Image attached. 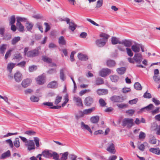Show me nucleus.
I'll list each match as a JSON object with an SVG mask.
<instances>
[{
  "instance_id": "f257e3e1",
  "label": "nucleus",
  "mask_w": 160,
  "mask_h": 160,
  "mask_svg": "<svg viewBox=\"0 0 160 160\" xmlns=\"http://www.w3.org/2000/svg\"><path fill=\"white\" fill-rule=\"evenodd\" d=\"M134 125V120L132 118H124L122 121V126L128 128H130Z\"/></svg>"
},
{
  "instance_id": "f03ea898",
  "label": "nucleus",
  "mask_w": 160,
  "mask_h": 160,
  "mask_svg": "<svg viewBox=\"0 0 160 160\" xmlns=\"http://www.w3.org/2000/svg\"><path fill=\"white\" fill-rule=\"evenodd\" d=\"M106 150L111 154H114L116 153L115 146L112 141L110 142L107 144Z\"/></svg>"
},
{
  "instance_id": "7ed1b4c3",
  "label": "nucleus",
  "mask_w": 160,
  "mask_h": 160,
  "mask_svg": "<svg viewBox=\"0 0 160 160\" xmlns=\"http://www.w3.org/2000/svg\"><path fill=\"white\" fill-rule=\"evenodd\" d=\"M40 49V47H38L35 49L28 52L27 56L28 57H34L38 56L39 54L38 51Z\"/></svg>"
},
{
  "instance_id": "20e7f679",
  "label": "nucleus",
  "mask_w": 160,
  "mask_h": 160,
  "mask_svg": "<svg viewBox=\"0 0 160 160\" xmlns=\"http://www.w3.org/2000/svg\"><path fill=\"white\" fill-rule=\"evenodd\" d=\"M111 71V70L108 68H103L99 71V75L102 77H105L110 74Z\"/></svg>"
},
{
  "instance_id": "39448f33",
  "label": "nucleus",
  "mask_w": 160,
  "mask_h": 160,
  "mask_svg": "<svg viewBox=\"0 0 160 160\" xmlns=\"http://www.w3.org/2000/svg\"><path fill=\"white\" fill-rule=\"evenodd\" d=\"M25 145L27 147V149L29 151L35 150V149L34 143L33 140H28Z\"/></svg>"
},
{
  "instance_id": "423d86ee",
  "label": "nucleus",
  "mask_w": 160,
  "mask_h": 160,
  "mask_svg": "<svg viewBox=\"0 0 160 160\" xmlns=\"http://www.w3.org/2000/svg\"><path fill=\"white\" fill-rule=\"evenodd\" d=\"M64 20L67 23L69 24V28L72 32H73L77 27V25L72 22H70V20L68 18H66Z\"/></svg>"
},
{
  "instance_id": "0eeeda50",
  "label": "nucleus",
  "mask_w": 160,
  "mask_h": 160,
  "mask_svg": "<svg viewBox=\"0 0 160 160\" xmlns=\"http://www.w3.org/2000/svg\"><path fill=\"white\" fill-rule=\"evenodd\" d=\"M133 59L136 62L139 63L142 61L143 58L141 54L136 53L134 54Z\"/></svg>"
},
{
  "instance_id": "6e6552de",
  "label": "nucleus",
  "mask_w": 160,
  "mask_h": 160,
  "mask_svg": "<svg viewBox=\"0 0 160 160\" xmlns=\"http://www.w3.org/2000/svg\"><path fill=\"white\" fill-rule=\"evenodd\" d=\"M73 100L78 106H82L83 105L82 101L81 98L78 96H74L73 98Z\"/></svg>"
},
{
  "instance_id": "1a4fd4ad",
  "label": "nucleus",
  "mask_w": 160,
  "mask_h": 160,
  "mask_svg": "<svg viewBox=\"0 0 160 160\" xmlns=\"http://www.w3.org/2000/svg\"><path fill=\"white\" fill-rule=\"evenodd\" d=\"M32 82V81L30 79L26 78L22 80L21 85L24 88H27L30 85Z\"/></svg>"
},
{
  "instance_id": "9d476101",
  "label": "nucleus",
  "mask_w": 160,
  "mask_h": 160,
  "mask_svg": "<svg viewBox=\"0 0 160 160\" xmlns=\"http://www.w3.org/2000/svg\"><path fill=\"white\" fill-rule=\"evenodd\" d=\"M37 82L39 84L41 85L43 84L45 81V77L42 75L38 76L36 79Z\"/></svg>"
},
{
  "instance_id": "9b49d317",
  "label": "nucleus",
  "mask_w": 160,
  "mask_h": 160,
  "mask_svg": "<svg viewBox=\"0 0 160 160\" xmlns=\"http://www.w3.org/2000/svg\"><path fill=\"white\" fill-rule=\"evenodd\" d=\"M52 151L51 150L46 149L42 151V153L43 157L47 158H51Z\"/></svg>"
},
{
  "instance_id": "f8f14e48",
  "label": "nucleus",
  "mask_w": 160,
  "mask_h": 160,
  "mask_svg": "<svg viewBox=\"0 0 160 160\" xmlns=\"http://www.w3.org/2000/svg\"><path fill=\"white\" fill-rule=\"evenodd\" d=\"M110 100L113 102H119L123 101L122 98L118 96H113L110 98Z\"/></svg>"
},
{
  "instance_id": "ddd939ff",
  "label": "nucleus",
  "mask_w": 160,
  "mask_h": 160,
  "mask_svg": "<svg viewBox=\"0 0 160 160\" xmlns=\"http://www.w3.org/2000/svg\"><path fill=\"white\" fill-rule=\"evenodd\" d=\"M151 128L156 130L157 131L156 133L158 135H160V125H158L156 123H153L151 126Z\"/></svg>"
},
{
  "instance_id": "4468645a",
  "label": "nucleus",
  "mask_w": 160,
  "mask_h": 160,
  "mask_svg": "<svg viewBox=\"0 0 160 160\" xmlns=\"http://www.w3.org/2000/svg\"><path fill=\"white\" fill-rule=\"evenodd\" d=\"M5 28L4 27L0 28V34L1 35V37H3V39L6 40H8L11 38V36L9 35V37L7 38L6 37V35H4L5 32Z\"/></svg>"
},
{
  "instance_id": "2eb2a0df",
  "label": "nucleus",
  "mask_w": 160,
  "mask_h": 160,
  "mask_svg": "<svg viewBox=\"0 0 160 160\" xmlns=\"http://www.w3.org/2000/svg\"><path fill=\"white\" fill-rule=\"evenodd\" d=\"M93 102V98L90 97H88L86 98L84 100L85 105L87 106H90Z\"/></svg>"
},
{
  "instance_id": "dca6fc26",
  "label": "nucleus",
  "mask_w": 160,
  "mask_h": 160,
  "mask_svg": "<svg viewBox=\"0 0 160 160\" xmlns=\"http://www.w3.org/2000/svg\"><path fill=\"white\" fill-rule=\"evenodd\" d=\"M140 44L136 43L132 46L131 49L135 53L138 52L140 51Z\"/></svg>"
},
{
  "instance_id": "f3484780",
  "label": "nucleus",
  "mask_w": 160,
  "mask_h": 160,
  "mask_svg": "<svg viewBox=\"0 0 160 160\" xmlns=\"http://www.w3.org/2000/svg\"><path fill=\"white\" fill-rule=\"evenodd\" d=\"M159 73V71L157 69H155L154 70V75L153 76V79L154 81L156 82H158L160 81V78H158L157 75Z\"/></svg>"
},
{
  "instance_id": "a211bd4d",
  "label": "nucleus",
  "mask_w": 160,
  "mask_h": 160,
  "mask_svg": "<svg viewBox=\"0 0 160 160\" xmlns=\"http://www.w3.org/2000/svg\"><path fill=\"white\" fill-rule=\"evenodd\" d=\"M22 74L19 72H17L14 75V78L15 81L17 82H19L22 79Z\"/></svg>"
},
{
  "instance_id": "6ab92c4d",
  "label": "nucleus",
  "mask_w": 160,
  "mask_h": 160,
  "mask_svg": "<svg viewBox=\"0 0 160 160\" xmlns=\"http://www.w3.org/2000/svg\"><path fill=\"white\" fill-rule=\"evenodd\" d=\"M106 42L102 39H97L96 41L95 42L96 45L98 47H102L106 43Z\"/></svg>"
},
{
  "instance_id": "aec40b11",
  "label": "nucleus",
  "mask_w": 160,
  "mask_h": 160,
  "mask_svg": "<svg viewBox=\"0 0 160 160\" xmlns=\"http://www.w3.org/2000/svg\"><path fill=\"white\" fill-rule=\"evenodd\" d=\"M120 44L123 45L127 47H130L132 46V42L130 40H125L121 41Z\"/></svg>"
},
{
  "instance_id": "412c9836",
  "label": "nucleus",
  "mask_w": 160,
  "mask_h": 160,
  "mask_svg": "<svg viewBox=\"0 0 160 160\" xmlns=\"http://www.w3.org/2000/svg\"><path fill=\"white\" fill-rule=\"evenodd\" d=\"M58 84L57 81H54L50 82L48 85V87L52 88H56L58 87Z\"/></svg>"
},
{
  "instance_id": "4be33fe9",
  "label": "nucleus",
  "mask_w": 160,
  "mask_h": 160,
  "mask_svg": "<svg viewBox=\"0 0 160 160\" xmlns=\"http://www.w3.org/2000/svg\"><path fill=\"white\" fill-rule=\"evenodd\" d=\"M81 128L83 130H87L91 134L92 133L91 129L89 126L85 124L84 122H81Z\"/></svg>"
},
{
  "instance_id": "5701e85b",
  "label": "nucleus",
  "mask_w": 160,
  "mask_h": 160,
  "mask_svg": "<svg viewBox=\"0 0 160 160\" xmlns=\"http://www.w3.org/2000/svg\"><path fill=\"white\" fill-rule=\"evenodd\" d=\"M96 92L98 95H102L107 94L108 91L107 89H99L97 90Z\"/></svg>"
},
{
  "instance_id": "b1692460",
  "label": "nucleus",
  "mask_w": 160,
  "mask_h": 160,
  "mask_svg": "<svg viewBox=\"0 0 160 160\" xmlns=\"http://www.w3.org/2000/svg\"><path fill=\"white\" fill-rule=\"evenodd\" d=\"M78 59L81 61H86L88 59V56L82 53H79L78 54Z\"/></svg>"
},
{
  "instance_id": "393cba45",
  "label": "nucleus",
  "mask_w": 160,
  "mask_h": 160,
  "mask_svg": "<svg viewBox=\"0 0 160 160\" xmlns=\"http://www.w3.org/2000/svg\"><path fill=\"white\" fill-rule=\"evenodd\" d=\"M106 64L108 67H112L115 66L116 63L113 60L109 59L106 61Z\"/></svg>"
},
{
  "instance_id": "a878e982",
  "label": "nucleus",
  "mask_w": 160,
  "mask_h": 160,
  "mask_svg": "<svg viewBox=\"0 0 160 160\" xmlns=\"http://www.w3.org/2000/svg\"><path fill=\"white\" fill-rule=\"evenodd\" d=\"M17 28L20 32H23L24 31V27L21 22H17Z\"/></svg>"
},
{
  "instance_id": "bb28decb",
  "label": "nucleus",
  "mask_w": 160,
  "mask_h": 160,
  "mask_svg": "<svg viewBox=\"0 0 160 160\" xmlns=\"http://www.w3.org/2000/svg\"><path fill=\"white\" fill-rule=\"evenodd\" d=\"M149 151L152 153L157 155L160 154V150L159 148H152L149 149Z\"/></svg>"
},
{
  "instance_id": "cd10ccee",
  "label": "nucleus",
  "mask_w": 160,
  "mask_h": 160,
  "mask_svg": "<svg viewBox=\"0 0 160 160\" xmlns=\"http://www.w3.org/2000/svg\"><path fill=\"white\" fill-rule=\"evenodd\" d=\"M26 27L28 31H31L33 26V24L30 22H27L25 24Z\"/></svg>"
},
{
  "instance_id": "c85d7f7f",
  "label": "nucleus",
  "mask_w": 160,
  "mask_h": 160,
  "mask_svg": "<svg viewBox=\"0 0 160 160\" xmlns=\"http://www.w3.org/2000/svg\"><path fill=\"white\" fill-rule=\"evenodd\" d=\"M99 119V117L98 116H93L90 118L91 122L93 123H98Z\"/></svg>"
},
{
  "instance_id": "c756f323",
  "label": "nucleus",
  "mask_w": 160,
  "mask_h": 160,
  "mask_svg": "<svg viewBox=\"0 0 160 160\" xmlns=\"http://www.w3.org/2000/svg\"><path fill=\"white\" fill-rule=\"evenodd\" d=\"M104 83L102 78H98L96 79L95 81V84L97 85H99L103 84Z\"/></svg>"
},
{
  "instance_id": "7c9ffc66",
  "label": "nucleus",
  "mask_w": 160,
  "mask_h": 160,
  "mask_svg": "<svg viewBox=\"0 0 160 160\" xmlns=\"http://www.w3.org/2000/svg\"><path fill=\"white\" fill-rule=\"evenodd\" d=\"M95 110V107H92L88 109H86L83 110V113L85 114H90Z\"/></svg>"
},
{
  "instance_id": "2f4dec72",
  "label": "nucleus",
  "mask_w": 160,
  "mask_h": 160,
  "mask_svg": "<svg viewBox=\"0 0 160 160\" xmlns=\"http://www.w3.org/2000/svg\"><path fill=\"white\" fill-rule=\"evenodd\" d=\"M58 43L60 45H65L66 44V41L63 36H61L58 38Z\"/></svg>"
},
{
  "instance_id": "473e14b6",
  "label": "nucleus",
  "mask_w": 160,
  "mask_h": 160,
  "mask_svg": "<svg viewBox=\"0 0 160 160\" xmlns=\"http://www.w3.org/2000/svg\"><path fill=\"white\" fill-rule=\"evenodd\" d=\"M21 38L19 36L14 37L12 40L11 43L12 45L16 44L18 42L20 41Z\"/></svg>"
},
{
  "instance_id": "72a5a7b5",
  "label": "nucleus",
  "mask_w": 160,
  "mask_h": 160,
  "mask_svg": "<svg viewBox=\"0 0 160 160\" xmlns=\"http://www.w3.org/2000/svg\"><path fill=\"white\" fill-rule=\"evenodd\" d=\"M10 155V152L8 150L6 152L2 153L1 157V159H3L9 157Z\"/></svg>"
},
{
  "instance_id": "f704fd0d",
  "label": "nucleus",
  "mask_w": 160,
  "mask_h": 160,
  "mask_svg": "<svg viewBox=\"0 0 160 160\" xmlns=\"http://www.w3.org/2000/svg\"><path fill=\"white\" fill-rule=\"evenodd\" d=\"M15 63L12 62L8 64L7 68L10 72H11L12 69L15 67Z\"/></svg>"
},
{
  "instance_id": "c9c22d12",
  "label": "nucleus",
  "mask_w": 160,
  "mask_h": 160,
  "mask_svg": "<svg viewBox=\"0 0 160 160\" xmlns=\"http://www.w3.org/2000/svg\"><path fill=\"white\" fill-rule=\"evenodd\" d=\"M17 22H27V19L26 18L20 17H17L16 18Z\"/></svg>"
},
{
  "instance_id": "e433bc0d",
  "label": "nucleus",
  "mask_w": 160,
  "mask_h": 160,
  "mask_svg": "<svg viewBox=\"0 0 160 160\" xmlns=\"http://www.w3.org/2000/svg\"><path fill=\"white\" fill-rule=\"evenodd\" d=\"M112 43L113 45L116 44L118 43L120 44L121 41H119L118 39L115 37H113L112 38Z\"/></svg>"
},
{
  "instance_id": "4c0bfd02",
  "label": "nucleus",
  "mask_w": 160,
  "mask_h": 160,
  "mask_svg": "<svg viewBox=\"0 0 160 160\" xmlns=\"http://www.w3.org/2000/svg\"><path fill=\"white\" fill-rule=\"evenodd\" d=\"M126 70V69L125 68L122 67L117 68V71L118 74H122L125 73Z\"/></svg>"
},
{
  "instance_id": "58836bf2",
  "label": "nucleus",
  "mask_w": 160,
  "mask_h": 160,
  "mask_svg": "<svg viewBox=\"0 0 160 160\" xmlns=\"http://www.w3.org/2000/svg\"><path fill=\"white\" fill-rule=\"evenodd\" d=\"M30 99L32 102H37L39 101V97L36 96L34 95H32L30 97Z\"/></svg>"
},
{
  "instance_id": "ea45409f",
  "label": "nucleus",
  "mask_w": 160,
  "mask_h": 160,
  "mask_svg": "<svg viewBox=\"0 0 160 160\" xmlns=\"http://www.w3.org/2000/svg\"><path fill=\"white\" fill-rule=\"evenodd\" d=\"M110 77L111 81L114 82H117L119 78L116 75L111 76Z\"/></svg>"
},
{
  "instance_id": "a19ab883",
  "label": "nucleus",
  "mask_w": 160,
  "mask_h": 160,
  "mask_svg": "<svg viewBox=\"0 0 160 160\" xmlns=\"http://www.w3.org/2000/svg\"><path fill=\"white\" fill-rule=\"evenodd\" d=\"M6 45L2 44L0 47V53L3 54L6 49Z\"/></svg>"
},
{
  "instance_id": "79ce46f5",
  "label": "nucleus",
  "mask_w": 160,
  "mask_h": 160,
  "mask_svg": "<svg viewBox=\"0 0 160 160\" xmlns=\"http://www.w3.org/2000/svg\"><path fill=\"white\" fill-rule=\"evenodd\" d=\"M134 86V88L138 90H140L142 89V87L141 85L138 82L135 83Z\"/></svg>"
},
{
  "instance_id": "37998d69",
  "label": "nucleus",
  "mask_w": 160,
  "mask_h": 160,
  "mask_svg": "<svg viewBox=\"0 0 160 160\" xmlns=\"http://www.w3.org/2000/svg\"><path fill=\"white\" fill-rule=\"evenodd\" d=\"M51 158L53 157L54 159L58 160L59 158V155L56 152L52 151Z\"/></svg>"
},
{
  "instance_id": "c03bdc74",
  "label": "nucleus",
  "mask_w": 160,
  "mask_h": 160,
  "mask_svg": "<svg viewBox=\"0 0 160 160\" xmlns=\"http://www.w3.org/2000/svg\"><path fill=\"white\" fill-rule=\"evenodd\" d=\"M61 154H62V156L61 158V160H66L68 154V152H67L63 153H61Z\"/></svg>"
},
{
  "instance_id": "a18cd8bd",
  "label": "nucleus",
  "mask_w": 160,
  "mask_h": 160,
  "mask_svg": "<svg viewBox=\"0 0 160 160\" xmlns=\"http://www.w3.org/2000/svg\"><path fill=\"white\" fill-rule=\"evenodd\" d=\"M16 20V18L15 16L12 15L10 17V19H9V24L12 25L14 24L15 22V21Z\"/></svg>"
},
{
  "instance_id": "49530a36",
  "label": "nucleus",
  "mask_w": 160,
  "mask_h": 160,
  "mask_svg": "<svg viewBox=\"0 0 160 160\" xmlns=\"http://www.w3.org/2000/svg\"><path fill=\"white\" fill-rule=\"evenodd\" d=\"M62 97L59 96H58L56 98L54 101V103L56 105L58 104L61 101L62 99Z\"/></svg>"
},
{
  "instance_id": "de8ad7c7",
  "label": "nucleus",
  "mask_w": 160,
  "mask_h": 160,
  "mask_svg": "<svg viewBox=\"0 0 160 160\" xmlns=\"http://www.w3.org/2000/svg\"><path fill=\"white\" fill-rule=\"evenodd\" d=\"M14 146L16 148H18L20 146V142L18 138H16L13 142Z\"/></svg>"
},
{
  "instance_id": "09e8293b",
  "label": "nucleus",
  "mask_w": 160,
  "mask_h": 160,
  "mask_svg": "<svg viewBox=\"0 0 160 160\" xmlns=\"http://www.w3.org/2000/svg\"><path fill=\"white\" fill-rule=\"evenodd\" d=\"M84 115H85V114L83 113V111H79L78 114L76 115L75 116L76 118L77 119H78L80 117H83Z\"/></svg>"
},
{
  "instance_id": "8fccbe9b",
  "label": "nucleus",
  "mask_w": 160,
  "mask_h": 160,
  "mask_svg": "<svg viewBox=\"0 0 160 160\" xmlns=\"http://www.w3.org/2000/svg\"><path fill=\"white\" fill-rule=\"evenodd\" d=\"M154 106L152 104H150L144 107L145 109L148 111H151L153 108Z\"/></svg>"
},
{
  "instance_id": "3c124183",
  "label": "nucleus",
  "mask_w": 160,
  "mask_h": 160,
  "mask_svg": "<svg viewBox=\"0 0 160 160\" xmlns=\"http://www.w3.org/2000/svg\"><path fill=\"white\" fill-rule=\"evenodd\" d=\"M100 37L103 38L102 39L103 40H104V41H106L107 40V39L109 37L108 35L104 33H101L100 35Z\"/></svg>"
},
{
  "instance_id": "603ef678",
  "label": "nucleus",
  "mask_w": 160,
  "mask_h": 160,
  "mask_svg": "<svg viewBox=\"0 0 160 160\" xmlns=\"http://www.w3.org/2000/svg\"><path fill=\"white\" fill-rule=\"evenodd\" d=\"M22 58V57L20 53H17L15 54L13 58L14 59H18L20 60Z\"/></svg>"
},
{
  "instance_id": "864d4df0",
  "label": "nucleus",
  "mask_w": 160,
  "mask_h": 160,
  "mask_svg": "<svg viewBox=\"0 0 160 160\" xmlns=\"http://www.w3.org/2000/svg\"><path fill=\"white\" fill-rule=\"evenodd\" d=\"M146 137L145 133L142 132H141L139 135V139L140 140L144 139Z\"/></svg>"
},
{
  "instance_id": "5fc2aeb1",
  "label": "nucleus",
  "mask_w": 160,
  "mask_h": 160,
  "mask_svg": "<svg viewBox=\"0 0 160 160\" xmlns=\"http://www.w3.org/2000/svg\"><path fill=\"white\" fill-rule=\"evenodd\" d=\"M127 54L130 57H131L133 55V53L132 50L130 48H126Z\"/></svg>"
},
{
  "instance_id": "6e6d98bb",
  "label": "nucleus",
  "mask_w": 160,
  "mask_h": 160,
  "mask_svg": "<svg viewBox=\"0 0 160 160\" xmlns=\"http://www.w3.org/2000/svg\"><path fill=\"white\" fill-rule=\"evenodd\" d=\"M77 157L74 154H70L69 155V160H77Z\"/></svg>"
},
{
  "instance_id": "4d7b16f0",
  "label": "nucleus",
  "mask_w": 160,
  "mask_h": 160,
  "mask_svg": "<svg viewBox=\"0 0 160 160\" xmlns=\"http://www.w3.org/2000/svg\"><path fill=\"white\" fill-rule=\"evenodd\" d=\"M42 60L47 63H51L52 62V59L48 57L43 56L42 57Z\"/></svg>"
},
{
  "instance_id": "13d9d810",
  "label": "nucleus",
  "mask_w": 160,
  "mask_h": 160,
  "mask_svg": "<svg viewBox=\"0 0 160 160\" xmlns=\"http://www.w3.org/2000/svg\"><path fill=\"white\" fill-rule=\"evenodd\" d=\"M91 92V90L90 89H84L81 91L79 93L80 96H82L85 94L87 92Z\"/></svg>"
},
{
  "instance_id": "bf43d9fd",
  "label": "nucleus",
  "mask_w": 160,
  "mask_h": 160,
  "mask_svg": "<svg viewBox=\"0 0 160 160\" xmlns=\"http://www.w3.org/2000/svg\"><path fill=\"white\" fill-rule=\"evenodd\" d=\"M99 102L100 106L102 107H104L106 105V103L104 100L102 98L100 99Z\"/></svg>"
},
{
  "instance_id": "052dcab7",
  "label": "nucleus",
  "mask_w": 160,
  "mask_h": 160,
  "mask_svg": "<svg viewBox=\"0 0 160 160\" xmlns=\"http://www.w3.org/2000/svg\"><path fill=\"white\" fill-rule=\"evenodd\" d=\"M25 134L29 136H32L34 135L35 134V132L33 131L28 130L26 131L25 132Z\"/></svg>"
},
{
  "instance_id": "680f3d73",
  "label": "nucleus",
  "mask_w": 160,
  "mask_h": 160,
  "mask_svg": "<svg viewBox=\"0 0 160 160\" xmlns=\"http://www.w3.org/2000/svg\"><path fill=\"white\" fill-rule=\"evenodd\" d=\"M34 141L35 143L36 146L37 148L39 147V139L38 138L34 137Z\"/></svg>"
},
{
  "instance_id": "e2e57ef3",
  "label": "nucleus",
  "mask_w": 160,
  "mask_h": 160,
  "mask_svg": "<svg viewBox=\"0 0 160 160\" xmlns=\"http://www.w3.org/2000/svg\"><path fill=\"white\" fill-rule=\"evenodd\" d=\"M103 4V0H98L97 2L96 8H98L101 7Z\"/></svg>"
},
{
  "instance_id": "0e129e2a",
  "label": "nucleus",
  "mask_w": 160,
  "mask_h": 160,
  "mask_svg": "<svg viewBox=\"0 0 160 160\" xmlns=\"http://www.w3.org/2000/svg\"><path fill=\"white\" fill-rule=\"evenodd\" d=\"M60 79L64 81L65 80V77L62 69H61L60 71Z\"/></svg>"
},
{
  "instance_id": "69168bd1",
  "label": "nucleus",
  "mask_w": 160,
  "mask_h": 160,
  "mask_svg": "<svg viewBox=\"0 0 160 160\" xmlns=\"http://www.w3.org/2000/svg\"><path fill=\"white\" fill-rule=\"evenodd\" d=\"M138 101V99L137 98H135L133 99L129 100L128 102V103L131 105L136 104Z\"/></svg>"
},
{
  "instance_id": "338daca9",
  "label": "nucleus",
  "mask_w": 160,
  "mask_h": 160,
  "mask_svg": "<svg viewBox=\"0 0 160 160\" xmlns=\"http://www.w3.org/2000/svg\"><path fill=\"white\" fill-rule=\"evenodd\" d=\"M160 108L159 107H157L156 109L154 110H152L151 112L153 115H154L159 112Z\"/></svg>"
},
{
  "instance_id": "774afa93",
  "label": "nucleus",
  "mask_w": 160,
  "mask_h": 160,
  "mask_svg": "<svg viewBox=\"0 0 160 160\" xmlns=\"http://www.w3.org/2000/svg\"><path fill=\"white\" fill-rule=\"evenodd\" d=\"M36 26L37 28H38L39 29L40 31L42 32L43 31V29L42 28V25L40 23L38 22L36 24Z\"/></svg>"
}]
</instances>
